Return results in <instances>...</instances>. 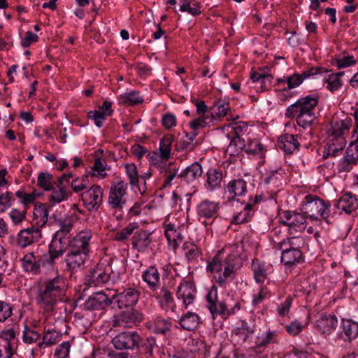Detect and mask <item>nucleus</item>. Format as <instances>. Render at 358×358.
<instances>
[{"label": "nucleus", "mask_w": 358, "mask_h": 358, "mask_svg": "<svg viewBox=\"0 0 358 358\" xmlns=\"http://www.w3.org/2000/svg\"><path fill=\"white\" fill-rule=\"evenodd\" d=\"M157 347L155 339L153 337L142 338L138 343L136 349H138L141 353L146 355L147 357H152L153 349Z\"/></svg>", "instance_id": "nucleus-47"}, {"label": "nucleus", "mask_w": 358, "mask_h": 358, "mask_svg": "<svg viewBox=\"0 0 358 358\" xmlns=\"http://www.w3.org/2000/svg\"><path fill=\"white\" fill-rule=\"evenodd\" d=\"M206 177V187L210 190H214L220 187L223 174L221 170L212 168L207 171Z\"/></svg>", "instance_id": "nucleus-38"}, {"label": "nucleus", "mask_w": 358, "mask_h": 358, "mask_svg": "<svg viewBox=\"0 0 358 358\" xmlns=\"http://www.w3.org/2000/svg\"><path fill=\"white\" fill-rule=\"evenodd\" d=\"M142 279L147 283L152 291H155L159 286L160 277L155 266H149L142 274Z\"/></svg>", "instance_id": "nucleus-36"}, {"label": "nucleus", "mask_w": 358, "mask_h": 358, "mask_svg": "<svg viewBox=\"0 0 358 358\" xmlns=\"http://www.w3.org/2000/svg\"><path fill=\"white\" fill-rule=\"evenodd\" d=\"M304 241L301 237L292 236L273 243L275 250H281V262L286 269H290L303 262L301 250Z\"/></svg>", "instance_id": "nucleus-6"}, {"label": "nucleus", "mask_w": 358, "mask_h": 358, "mask_svg": "<svg viewBox=\"0 0 358 358\" xmlns=\"http://www.w3.org/2000/svg\"><path fill=\"white\" fill-rule=\"evenodd\" d=\"M62 336V334L56 330H45L42 341L38 342V346L40 349H43L53 345L60 341Z\"/></svg>", "instance_id": "nucleus-41"}, {"label": "nucleus", "mask_w": 358, "mask_h": 358, "mask_svg": "<svg viewBox=\"0 0 358 358\" xmlns=\"http://www.w3.org/2000/svg\"><path fill=\"white\" fill-rule=\"evenodd\" d=\"M21 266L23 270L31 275H38L41 273V266H52L50 257H48L45 252L42 254L38 252H27L21 259Z\"/></svg>", "instance_id": "nucleus-9"}, {"label": "nucleus", "mask_w": 358, "mask_h": 358, "mask_svg": "<svg viewBox=\"0 0 358 358\" xmlns=\"http://www.w3.org/2000/svg\"><path fill=\"white\" fill-rule=\"evenodd\" d=\"M41 338V334L27 324L24 325L22 331V341L27 345H31L37 343Z\"/></svg>", "instance_id": "nucleus-53"}, {"label": "nucleus", "mask_w": 358, "mask_h": 358, "mask_svg": "<svg viewBox=\"0 0 358 358\" xmlns=\"http://www.w3.org/2000/svg\"><path fill=\"white\" fill-rule=\"evenodd\" d=\"M94 174L83 175L81 177H78L71 181V186L76 193H78L85 189H87L91 186L90 182V177L92 178Z\"/></svg>", "instance_id": "nucleus-51"}, {"label": "nucleus", "mask_w": 358, "mask_h": 358, "mask_svg": "<svg viewBox=\"0 0 358 358\" xmlns=\"http://www.w3.org/2000/svg\"><path fill=\"white\" fill-rule=\"evenodd\" d=\"M240 258L238 252L228 254L223 262L220 255H215L206 266V270L215 273L213 278L220 287H225L236 276L239 268Z\"/></svg>", "instance_id": "nucleus-2"}, {"label": "nucleus", "mask_w": 358, "mask_h": 358, "mask_svg": "<svg viewBox=\"0 0 358 358\" xmlns=\"http://www.w3.org/2000/svg\"><path fill=\"white\" fill-rule=\"evenodd\" d=\"M307 217L303 213L285 210L280 214L282 224L289 227L291 234L303 232L307 227Z\"/></svg>", "instance_id": "nucleus-10"}, {"label": "nucleus", "mask_w": 358, "mask_h": 358, "mask_svg": "<svg viewBox=\"0 0 358 358\" xmlns=\"http://www.w3.org/2000/svg\"><path fill=\"white\" fill-rule=\"evenodd\" d=\"M71 346L69 341L62 343L56 348L54 355L57 358H69Z\"/></svg>", "instance_id": "nucleus-61"}, {"label": "nucleus", "mask_w": 358, "mask_h": 358, "mask_svg": "<svg viewBox=\"0 0 358 358\" xmlns=\"http://www.w3.org/2000/svg\"><path fill=\"white\" fill-rule=\"evenodd\" d=\"M179 167L174 163H169L161 168V173H163L164 182L162 188H166L172 185H178L180 178L178 176Z\"/></svg>", "instance_id": "nucleus-24"}, {"label": "nucleus", "mask_w": 358, "mask_h": 358, "mask_svg": "<svg viewBox=\"0 0 358 358\" xmlns=\"http://www.w3.org/2000/svg\"><path fill=\"white\" fill-rule=\"evenodd\" d=\"M196 289L192 280H182L176 290V296L178 299L182 301L185 308L192 304L196 296Z\"/></svg>", "instance_id": "nucleus-20"}, {"label": "nucleus", "mask_w": 358, "mask_h": 358, "mask_svg": "<svg viewBox=\"0 0 358 358\" xmlns=\"http://www.w3.org/2000/svg\"><path fill=\"white\" fill-rule=\"evenodd\" d=\"M165 236L170 245L176 250L178 247V241H181L182 236L179 227L173 223H169L164 225Z\"/></svg>", "instance_id": "nucleus-35"}, {"label": "nucleus", "mask_w": 358, "mask_h": 358, "mask_svg": "<svg viewBox=\"0 0 358 358\" xmlns=\"http://www.w3.org/2000/svg\"><path fill=\"white\" fill-rule=\"evenodd\" d=\"M277 145L286 154L289 155L299 148L300 143L296 136L292 134H285L279 137L277 141Z\"/></svg>", "instance_id": "nucleus-27"}, {"label": "nucleus", "mask_w": 358, "mask_h": 358, "mask_svg": "<svg viewBox=\"0 0 358 358\" xmlns=\"http://www.w3.org/2000/svg\"><path fill=\"white\" fill-rule=\"evenodd\" d=\"M53 176L48 172H41L37 178V185L45 191H50L53 187Z\"/></svg>", "instance_id": "nucleus-56"}, {"label": "nucleus", "mask_w": 358, "mask_h": 358, "mask_svg": "<svg viewBox=\"0 0 358 358\" xmlns=\"http://www.w3.org/2000/svg\"><path fill=\"white\" fill-rule=\"evenodd\" d=\"M159 303L162 309L168 311L170 308L171 312H175L176 305L172 294V292L168 289V287L164 286L161 288L160 292L157 296Z\"/></svg>", "instance_id": "nucleus-34"}, {"label": "nucleus", "mask_w": 358, "mask_h": 358, "mask_svg": "<svg viewBox=\"0 0 358 358\" xmlns=\"http://www.w3.org/2000/svg\"><path fill=\"white\" fill-rule=\"evenodd\" d=\"M140 296V292L133 287L115 291L112 296L113 304H116L119 309L133 307L136 304Z\"/></svg>", "instance_id": "nucleus-11"}, {"label": "nucleus", "mask_w": 358, "mask_h": 358, "mask_svg": "<svg viewBox=\"0 0 358 358\" xmlns=\"http://www.w3.org/2000/svg\"><path fill=\"white\" fill-rule=\"evenodd\" d=\"M141 341V336L136 331H122L117 334L112 340L117 350H135Z\"/></svg>", "instance_id": "nucleus-12"}, {"label": "nucleus", "mask_w": 358, "mask_h": 358, "mask_svg": "<svg viewBox=\"0 0 358 358\" xmlns=\"http://www.w3.org/2000/svg\"><path fill=\"white\" fill-rule=\"evenodd\" d=\"M357 209H358V199L355 194L348 192L341 196L331 206L332 216L334 217L337 213H342L350 215Z\"/></svg>", "instance_id": "nucleus-16"}, {"label": "nucleus", "mask_w": 358, "mask_h": 358, "mask_svg": "<svg viewBox=\"0 0 358 358\" xmlns=\"http://www.w3.org/2000/svg\"><path fill=\"white\" fill-rule=\"evenodd\" d=\"M317 104V96L308 95L290 105L286 109L285 116L289 118L296 117L298 125L306 129L310 127L316 119L315 110Z\"/></svg>", "instance_id": "nucleus-5"}, {"label": "nucleus", "mask_w": 358, "mask_h": 358, "mask_svg": "<svg viewBox=\"0 0 358 358\" xmlns=\"http://www.w3.org/2000/svg\"><path fill=\"white\" fill-rule=\"evenodd\" d=\"M113 304L112 296L109 297L106 293L99 292L94 293L84 303L86 310H103Z\"/></svg>", "instance_id": "nucleus-21"}, {"label": "nucleus", "mask_w": 358, "mask_h": 358, "mask_svg": "<svg viewBox=\"0 0 358 358\" xmlns=\"http://www.w3.org/2000/svg\"><path fill=\"white\" fill-rule=\"evenodd\" d=\"M126 175L129 179V185L134 187L141 180L140 175L137 170V166L135 164H126L124 165Z\"/></svg>", "instance_id": "nucleus-58"}, {"label": "nucleus", "mask_w": 358, "mask_h": 358, "mask_svg": "<svg viewBox=\"0 0 358 358\" xmlns=\"http://www.w3.org/2000/svg\"><path fill=\"white\" fill-rule=\"evenodd\" d=\"M254 333V328L245 321H242L240 327H237L233 331V335L236 343L241 344L245 343L250 335Z\"/></svg>", "instance_id": "nucleus-40"}, {"label": "nucleus", "mask_w": 358, "mask_h": 358, "mask_svg": "<svg viewBox=\"0 0 358 358\" xmlns=\"http://www.w3.org/2000/svg\"><path fill=\"white\" fill-rule=\"evenodd\" d=\"M277 334L275 331L268 330L256 337L253 347L256 352H263L271 343H275Z\"/></svg>", "instance_id": "nucleus-30"}, {"label": "nucleus", "mask_w": 358, "mask_h": 358, "mask_svg": "<svg viewBox=\"0 0 358 358\" xmlns=\"http://www.w3.org/2000/svg\"><path fill=\"white\" fill-rule=\"evenodd\" d=\"M299 210L311 220H319L321 217L328 224L332 222V210L329 201H324L315 195L306 196Z\"/></svg>", "instance_id": "nucleus-7"}, {"label": "nucleus", "mask_w": 358, "mask_h": 358, "mask_svg": "<svg viewBox=\"0 0 358 358\" xmlns=\"http://www.w3.org/2000/svg\"><path fill=\"white\" fill-rule=\"evenodd\" d=\"M338 325L336 315L322 313L315 322V328L322 334L329 335Z\"/></svg>", "instance_id": "nucleus-23"}, {"label": "nucleus", "mask_w": 358, "mask_h": 358, "mask_svg": "<svg viewBox=\"0 0 358 358\" xmlns=\"http://www.w3.org/2000/svg\"><path fill=\"white\" fill-rule=\"evenodd\" d=\"M223 132L225 136H241L248 129V124L244 122H231L225 124L223 127Z\"/></svg>", "instance_id": "nucleus-43"}, {"label": "nucleus", "mask_w": 358, "mask_h": 358, "mask_svg": "<svg viewBox=\"0 0 358 358\" xmlns=\"http://www.w3.org/2000/svg\"><path fill=\"white\" fill-rule=\"evenodd\" d=\"M303 81V78L299 73H294L291 76H289L287 80L282 78H278L277 83L278 85L286 83L287 84V87H284L282 91L286 92L287 90H291L299 86Z\"/></svg>", "instance_id": "nucleus-54"}, {"label": "nucleus", "mask_w": 358, "mask_h": 358, "mask_svg": "<svg viewBox=\"0 0 358 358\" xmlns=\"http://www.w3.org/2000/svg\"><path fill=\"white\" fill-rule=\"evenodd\" d=\"M81 199L85 207L91 211L97 210L103 201V189L99 185L90 186L82 192Z\"/></svg>", "instance_id": "nucleus-17"}, {"label": "nucleus", "mask_w": 358, "mask_h": 358, "mask_svg": "<svg viewBox=\"0 0 358 358\" xmlns=\"http://www.w3.org/2000/svg\"><path fill=\"white\" fill-rule=\"evenodd\" d=\"M143 320V315L133 309L124 310L115 315L113 317V326L114 327L131 328Z\"/></svg>", "instance_id": "nucleus-18"}, {"label": "nucleus", "mask_w": 358, "mask_h": 358, "mask_svg": "<svg viewBox=\"0 0 358 358\" xmlns=\"http://www.w3.org/2000/svg\"><path fill=\"white\" fill-rule=\"evenodd\" d=\"M250 78L252 83L259 85L261 90L264 91L270 86L273 77L271 74L254 72L251 74Z\"/></svg>", "instance_id": "nucleus-50"}, {"label": "nucleus", "mask_w": 358, "mask_h": 358, "mask_svg": "<svg viewBox=\"0 0 358 358\" xmlns=\"http://www.w3.org/2000/svg\"><path fill=\"white\" fill-rule=\"evenodd\" d=\"M201 322L199 315L191 311L184 314L179 320L181 327L187 331L195 330Z\"/></svg>", "instance_id": "nucleus-37"}, {"label": "nucleus", "mask_w": 358, "mask_h": 358, "mask_svg": "<svg viewBox=\"0 0 358 358\" xmlns=\"http://www.w3.org/2000/svg\"><path fill=\"white\" fill-rule=\"evenodd\" d=\"M87 116L89 118L92 119L94 124L99 128L103 125L106 120L105 113L99 110H91L88 112Z\"/></svg>", "instance_id": "nucleus-64"}, {"label": "nucleus", "mask_w": 358, "mask_h": 358, "mask_svg": "<svg viewBox=\"0 0 358 358\" xmlns=\"http://www.w3.org/2000/svg\"><path fill=\"white\" fill-rule=\"evenodd\" d=\"M173 141V136L171 134H166L163 136L159 143V155L163 160L169 159L171 151V145Z\"/></svg>", "instance_id": "nucleus-48"}, {"label": "nucleus", "mask_w": 358, "mask_h": 358, "mask_svg": "<svg viewBox=\"0 0 358 358\" xmlns=\"http://www.w3.org/2000/svg\"><path fill=\"white\" fill-rule=\"evenodd\" d=\"M50 220H54L53 224L59 227L55 234L61 233L62 236H69L74 223V218L72 216L65 215L63 217L59 218L56 215H52L50 216Z\"/></svg>", "instance_id": "nucleus-32"}, {"label": "nucleus", "mask_w": 358, "mask_h": 358, "mask_svg": "<svg viewBox=\"0 0 358 358\" xmlns=\"http://www.w3.org/2000/svg\"><path fill=\"white\" fill-rule=\"evenodd\" d=\"M271 292L266 285H260L259 292L253 295L252 303L253 306H257L265 299L269 298Z\"/></svg>", "instance_id": "nucleus-59"}, {"label": "nucleus", "mask_w": 358, "mask_h": 358, "mask_svg": "<svg viewBox=\"0 0 358 358\" xmlns=\"http://www.w3.org/2000/svg\"><path fill=\"white\" fill-rule=\"evenodd\" d=\"M103 152V150L101 149H99L94 152L96 159L92 167V170L97 172V174H94V176H96L100 178H104L107 176V173H106V167L107 166L106 159L100 157V155Z\"/></svg>", "instance_id": "nucleus-45"}, {"label": "nucleus", "mask_w": 358, "mask_h": 358, "mask_svg": "<svg viewBox=\"0 0 358 358\" xmlns=\"http://www.w3.org/2000/svg\"><path fill=\"white\" fill-rule=\"evenodd\" d=\"M150 236L151 233L145 230L141 229L136 231L131 238L133 248L138 252L145 251L152 242Z\"/></svg>", "instance_id": "nucleus-25"}, {"label": "nucleus", "mask_w": 358, "mask_h": 358, "mask_svg": "<svg viewBox=\"0 0 358 358\" xmlns=\"http://www.w3.org/2000/svg\"><path fill=\"white\" fill-rule=\"evenodd\" d=\"M342 329L345 336V340L350 341L358 336V322L351 319H343Z\"/></svg>", "instance_id": "nucleus-42"}, {"label": "nucleus", "mask_w": 358, "mask_h": 358, "mask_svg": "<svg viewBox=\"0 0 358 358\" xmlns=\"http://www.w3.org/2000/svg\"><path fill=\"white\" fill-rule=\"evenodd\" d=\"M138 227L136 222L129 223L127 227L116 232L114 239L120 242L126 241Z\"/></svg>", "instance_id": "nucleus-55"}, {"label": "nucleus", "mask_w": 358, "mask_h": 358, "mask_svg": "<svg viewBox=\"0 0 358 358\" xmlns=\"http://www.w3.org/2000/svg\"><path fill=\"white\" fill-rule=\"evenodd\" d=\"M71 240L69 236H62L61 233L55 234L48 248V251L45 252L50 257V262L54 265L55 259L61 257L68 248H70Z\"/></svg>", "instance_id": "nucleus-13"}, {"label": "nucleus", "mask_w": 358, "mask_h": 358, "mask_svg": "<svg viewBox=\"0 0 358 358\" xmlns=\"http://www.w3.org/2000/svg\"><path fill=\"white\" fill-rule=\"evenodd\" d=\"M252 215L253 213L250 210V204H246L243 210L234 215L231 222L236 224L248 222Z\"/></svg>", "instance_id": "nucleus-57"}, {"label": "nucleus", "mask_w": 358, "mask_h": 358, "mask_svg": "<svg viewBox=\"0 0 358 358\" xmlns=\"http://www.w3.org/2000/svg\"><path fill=\"white\" fill-rule=\"evenodd\" d=\"M173 324L170 319L157 317L153 320L152 329L156 334H165L171 331Z\"/></svg>", "instance_id": "nucleus-49"}, {"label": "nucleus", "mask_w": 358, "mask_h": 358, "mask_svg": "<svg viewBox=\"0 0 358 358\" xmlns=\"http://www.w3.org/2000/svg\"><path fill=\"white\" fill-rule=\"evenodd\" d=\"M185 255L188 262H196L202 257V252L201 248L192 242H186L182 245Z\"/></svg>", "instance_id": "nucleus-44"}, {"label": "nucleus", "mask_w": 358, "mask_h": 358, "mask_svg": "<svg viewBox=\"0 0 358 358\" xmlns=\"http://www.w3.org/2000/svg\"><path fill=\"white\" fill-rule=\"evenodd\" d=\"M109 275L102 268L97 267L89 271L85 278V284L91 287H97L107 282Z\"/></svg>", "instance_id": "nucleus-28"}, {"label": "nucleus", "mask_w": 358, "mask_h": 358, "mask_svg": "<svg viewBox=\"0 0 358 358\" xmlns=\"http://www.w3.org/2000/svg\"><path fill=\"white\" fill-rule=\"evenodd\" d=\"M225 191L229 194V201L234 200L236 196L246 194L247 182L241 178L232 180L227 184Z\"/></svg>", "instance_id": "nucleus-26"}, {"label": "nucleus", "mask_w": 358, "mask_h": 358, "mask_svg": "<svg viewBox=\"0 0 358 358\" xmlns=\"http://www.w3.org/2000/svg\"><path fill=\"white\" fill-rule=\"evenodd\" d=\"M220 208L219 202L206 199L202 200L196 206V215L199 221L204 224H208L207 220H214L217 217Z\"/></svg>", "instance_id": "nucleus-14"}, {"label": "nucleus", "mask_w": 358, "mask_h": 358, "mask_svg": "<svg viewBox=\"0 0 358 358\" xmlns=\"http://www.w3.org/2000/svg\"><path fill=\"white\" fill-rule=\"evenodd\" d=\"M15 195L20 199L22 203L27 205L34 203L36 198L39 196L35 191L31 193H25L22 190H18L15 192Z\"/></svg>", "instance_id": "nucleus-60"}, {"label": "nucleus", "mask_w": 358, "mask_h": 358, "mask_svg": "<svg viewBox=\"0 0 358 358\" xmlns=\"http://www.w3.org/2000/svg\"><path fill=\"white\" fill-rule=\"evenodd\" d=\"M127 190V184L122 180L117 182H113L110 187L108 203L113 209L116 210L115 215L117 220L122 217L121 211L127 203L125 199Z\"/></svg>", "instance_id": "nucleus-8"}, {"label": "nucleus", "mask_w": 358, "mask_h": 358, "mask_svg": "<svg viewBox=\"0 0 358 358\" xmlns=\"http://www.w3.org/2000/svg\"><path fill=\"white\" fill-rule=\"evenodd\" d=\"M325 82L327 84V88L331 92L338 90L343 85L341 79L332 73L328 76V78L325 79Z\"/></svg>", "instance_id": "nucleus-62"}, {"label": "nucleus", "mask_w": 358, "mask_h": 358, "mask_svg": "<svg viewBox=\"0 0 358 358\" xmlns=\"http://www.w3.org/2000/svg\"><path fill=\"white\" fill-rule=\"evenodd\" d=\"M269 266V264L257 259L252 260L251 267L254 279L257 283L264 285V282L268 279Z\"/></svg>", "instance_id": "nucleus-29"}, {"label": "nucleus", "mask_w": 358, "mask_h": 358, "mask_svg": "<svg viewBox=\"0 0 358 358\" xmlns=\"http://www.w3.org/2000/svg\"><path fill=\"white\" fill-rule=\"evenodd\" d=\"M207 301V308L213 315V317L217 315H222L226 318L229 315V311L227 310V306L223 301L218 300L217 288L213 285L208 291L206 296Z\"/></svg>", "instance_id": "nucleus-15"}, {"label": "nucleus", "mask_w": 358, "mask_h": 358, "mask_svg": "<svg viewBox=\"0 0 358 358\" xmlns=\"http://www.w3.org/2000/svg\"><path fill=\"white\" fill-rule=\"evenodd\" d=\"M118 101L122 105L134 106L142 103L143 99L136 92H131L120 95Z\"/></svg>", "instance_id": "nucleus-52"}, {"label": "nucleus", "mask_w": 358, "mask_h": 358, "mask_svg": "<svg viewBox=\"0 0 358 358\" xmlns=\"http://www.w3.org/2000/svg\"><path fill=\"white\" fill-rule=\"evenodd\" d=\"M13 308L10 303L0 301V323L5 322L12 315Z\"/></svg>", "instance_id": "nucleus-63"}, {"label": "nucleus", "mask_w": 358, "mask_h": 358, "mask_svg": "<svg viewBox=\"0 0 358 358\" xmlns=\"http://www.w3.org/2000/svg\"><path fill=\"white\" fill-rule=\"evenodd\" d=\"M92 232L82 231L71 240L65 262L71 271H75L84 265L90 251Z\"/></svg>", "instance_id": "nucleus-3"}, {"label": "nucleus", "mask_w": 358, "mask_h": 358, "mask_svg": "<svg viewBox=\"0 0 358 358\" xmlns=\"http://www.w3.org/2000/svg\"><path fill=\"white\" fill-rule=\"evenodd\" d=\"M42 238V232L38 227H29L20 230L16 237V244L18 247L24 248L38 242Z\"/></svg>", "instance_id": "nucleus-19"}, {"label": "nucleus", "mask_w": 358, "mask_h": 358, "mask_svg": "<svg viewBox=\"0 0 358 358\" xmlns=\"http://www.w3.org/2000/svg\"><path fill=\"white\" fill-rule=\"evenodd\" d=\"M203 173L202 167L198 162H194L189 166H187L185 169L182 170L178 175V178H180V180H185L187 183L192 182Z\"/></svg>", "instance_id": "nucleus-33"}, {"label": "nucleus", "mask_w": 358, "mask_h": 358, "mask_svg": "<svg viewBox=\"0 0 358 358\" xmlns=\"http://www.w3.org/2000/svg\"><path fill=\"white\" fill-rule=\"evenodd\" d=\"M73 176L71 173L69 174H63L60 176L56 183L57 187H52V192L50 196L49 201L52 204L59 203L63 201L66 200L69 196L71 194V192L66 191L65 189V187L64 185V182L66 181L67 182L69 180V178Z\"/></svg>", "instance_id": "nucleus-22"}, {"label": "nucleus", "mask_w": 358, "mask_h": 358, "mask_svg": "<svg viewBox=\"0 0 358 358\" xmlns=\"http://www.w3.org/2000/svg\"><path fill=\"white\" fill-rule=\"evenodd\" d=\"M66 285L64 278L59 275L43 281L38 289L36 301L46 311H52L57 301H62Z\"/></svg>", "instance_id": "nucleus-1"}, {"label": "nucleus", "mask_w": 358, "mask_h": 358, "mask_svg": "<svg viewBox=\"0 0 358 358\" xmlns=\"http://www.w3.org/2000/svg\"><path fill=\"white\" fill-rule=\"evenodd\" d=\"M48 220V208L43 203L36 204L33 210L31 227L41 228L45 227Z\"/></svg>", "instance_id": "nucleus-31"}, {"label": "nucleus", "mask_w": 358, "mask_h": 358, "mask_svg": "<svg viewBox=\"0 0 358 358\" xmlns=\"http://www.w3.org/2000/svg\"><path fill=\"white\" fill-rule=\"evenodd\" d=\"M357 159L355 157L353 148H348L344 157L338 162V172H349L357 163Z\"/></svg>", "instance_id": "nucleus-39"}, {"label": "nucleus", "mask_w": 358, "mask_h": 358, "mask_svg": "<svg viewBox=\"0 0 358 358\" xmlns=\"http://www.w3.org/2000/svg\"><path fill=\"white\" fill-rule=\"evenodd\" d=\"M351 117L345 119L334 117L331 122V127L328 129V141L323 151V157L327 158L329 156L336 157L344 150L346 145V140L344 134L348 132L352 126Z\"/></svg>", "instance_id": "nucleus-4"}, {"label": "nucleus", "mask_w": 358, "mask_h": 358, "mask_svg": "<svg viewBox=\"0 0 358 358\" xmlns=\"http://www.w3.org/2000/svg\"><path fill=\"white\" fill-rule=\"evenodd\" d=\"M228 140H230L227 151L230 155H238V153L244 150L245 148V140L237 136H226Z\"/></svg>", "instance_id": "nucleus-46"}]
</instances>
